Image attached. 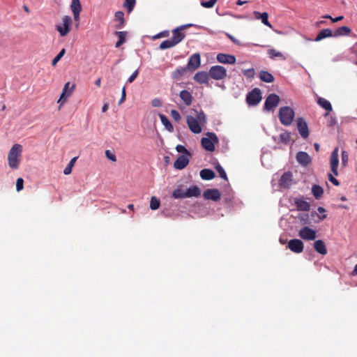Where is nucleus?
Returning a JSON list of instances; mask_svg holds the SVG:
<instances>
[{
	"mask_svg": "<svg viewBox=\"0 0 357 357\" xmlns=\"http://www.w3.org/2000/svg\"><path fill=\"white\" fill-rule=\"evenodd\" d=\"M77 159V157H74L70 160V161L69 162V163L67 165V166L65 167V169L63 170V174L65 175H68L71 173L73 167L74 166Z\"/></svg>",
	"mask_w": 357,
	"mask_h": 357,
	"instance_id": "ea45409f",
	"label": "nucleus"
},
{
	"mask_svg": "<svg viewBox=\"0 0 357 357\" xmlns=\"http://www.w3.org/2000/svg\"><path fill=\"white\" fill-rule=\"evenodd\" d=\"M160 205V199L155 197H152L150 201V208L152 210H157Z\"/></svg>",
	"mask_w": 357,
	"mask_h": 357,
	"instance_id": "a19ab883",
	"label": "nucleus"
},
{
	"mask_svg": "<svg viewBox=\"0 0 357 357\" xmlns=\"http://www.w3.org/2000/svg\"><path fill=\"white\" fill-rule=\"evenodd\" d=\"M215 169H216L217 172H218L220 176L222 178H223L224 180L227 181V174H226L224 168L219 163H218L215 165Z\"/></svg>",
	"mask_w": 357,
	"mask_h": 357,
	"instance_id": "c03bdc74",
	"label": "nucleus"
},
{
	"mask_svg": "<svg viewBox=\"0 0 357 357\" xmlns=\"http://www.w3.org/2000/svg\"><path fill=\"white\" fill-rule=\"evenodd\" d=\"M296 158L297 162L303 167H307L312 162L311 157L305 151H298L296 153Z\"/></svg>",
	"mask_w": 357,
	"mask_h": 357,
	"instance_id": "2eb2a0df",
	"label": "nucleus"
},
{
	"mask_svg": "<svg viewBox=\"0 0 357 357\" xmlns=\"http://www.w3.org/2000/svg\"><path fill=\"white\" fill-rule=\"evenodd\" d=\"M278 184L282 188H289L293 184V174L288 171L284 172L280 177Z\"/></svg>",
	"mask_w": 357,
	"mask_h": 357,
	"instance_id": "9d476101",
	"label": "nucleus"
},
{
	"mask_svg": "<svg viewBox=\"0 0 357 357\" xmlns=\"http://www.w3.org/2000/svg\"><path fill=\"white\" fill-rule=\"evenodd\" d=\"M200 63V54L195 53L189 58L186 67H188V69L189 70H195L199 67Z\"/></svg>",
	"mask_w": 357,
	"mask_h": 357,
	"instance_id": "f3484780",
	"label": "nucleus"
},
{
	"mask_svg": "<svg viewBox=\"0 0 357 357\" xmlns=\"http://www.w3.org/2000/svg\"><path fill=\"white\" fill-rule=\"evenodd\" d=\"M179 96H180L181 99L184 102V103L187 106H189L192 104V94L190 93V92H189L188 91L182 90L180 92Z\"/></svg>",
	"mask_w": 357,
	"mask_h": 357,
	"instance_id": "393cba45",
	"label": "nucleus"
},
{
	"mask_svg": "<svg viewBox=\"0 0 357 357\" xmlns=\"http://www.w3.org/2000/svg\"><path fill=\"white\" fill-rule=\"evenodd\" d=\"M200 176L203 180L209 181L215 178V172L210 169H203L200 172Z\"/></svg>",
	"mask_w": 357,
	"mask_h": 357,
	"instance_id": "c756f323",
	"label": "nucleus"
},
{
	"mask_svg": "<svg viewBox=\"0 0 357 357\" xmlns=\"http://www.w3.org/2000/svg\"><path fill=\"white\" fill-rule=\"evenodd\" d=\"M298 236L303 240L312 241L316 238V231L305 226L299 231Z\"/></svg>",
	"mask_w": 357,
	"mask_h": 357,
	"instance_id": "9b49d317",
	"label": "nucleus"
},
{
	"mask_svg": "<svg viewBox=\"0 0 357 357\" xmlns=\"http://www.w3.org/2000/svg\"><path fill=\"white\" fill-rule=\"evenodd\" d=\"M216 59L219 63L224 64H234L236 61L234 55L224 53L218 54Z\"/></svg>",
	"mask_w": 357,
	"mask_h": 357,
	"instance_id": "a211bd4d",
	"label": "nucleus"
},
{
	"mask_svg": "<svg viewBox=\"0 0 357 357\" xmlns=\"http://www.w3.org/2000/svg\"><path fill=\"white\" fill-rule=\"evenodd\" d=\"M262 99L261 90L255 88L250 91L246 96V101L249 105L255 106L258 105Z\"/></svg>",
	"mask_w": 357,
	"mask_h": 357,
	"instance_id": "0eeeda50",
	"label": "nucleus"
},
{
	"mask_svg": "<svg viewBox=\"0 0 357 357\" xmlns=\"http://www.w3.org/2000/svg\"><path fill=\"white\" fill-rule=\"evenodd\" d=\"M207 137H202L201 144L202 147L208 151L212 152L215 150V144L219 142L216 134L211 132L206 133Z\"/></svg>",
	"mask_w": 357,
	"mask_h": 357,
	"instance_id": "7ed1b4c3",
	"label": "nucleus"
},
{
	"mask_svg": "<svg viewBox=\"0 0 357 357\" xmlns=\"http://www.w3.org/2000/svg\"><path fill=\"white\" fill-rule=\"evenodd\" d=\"M136 0H125L124 7L126 8L128 13H131L135 8Z\"/></svg>",
	"mask_w": 357,
	"mask_h": 357,
	"instance_id": "37998d69",
	"label": "nucleus"
},
{
	"mask_svg": "<svg viewBox=\"0 0 357 357\" xmlns=\"http://www.w3.org/2000/svg\"><path fill=\"white\" fill-rule=\"evenodd\" d=\"M126 88L125 86L122 89L121 98L119 100V104H121L126 99Z\"/></svg>",
	"mask_w": 357,
	"mask_h": 357,
	"instance_id": "680f3d73",
	"label": "nucleus"
},
{
	"mask_svg": "<svg viewBox=\"0 0 357 357\" xmlns=\"http://www.w3.org/2000/svg\"><path fill=\"white\" fill-rule=\"evenodd\" d=\"M217 1L218 0H209L207 1H201V6L206 8H211L214 6Z\"/></svg>",
	"mask_w": 357,
	"mask_h": 357,
	"instance_id": "8fccbe9b",
	"label": "nucleus"
},
{
	"mask_svg": "<svg viewBox=\"0 0 357 357\" xmlns=\"http://www.w3.org/2000/svg\"><path fill=\"white\" fill-rule=\"evenodd\" d=\"M226 36L236 45H240V41L237 39H236L231 34L226 33Z\"/></svg>",
	"mask_w": 357,
	"mask_h": 357,
	"instance_id": "052dcab7",
	"label": "nucleus"
},
{
	"mask_svg": "<svg viewBox=\"0 0 357 357\" xmlns=\"http://www.w3.org/2000/svg\"><path fill=\"white\" fill-rule=\"evenodd\" d=\"M22 153V146L15 144L10 149L8 154V165L12 169H17L19 167Z\"/></svg>",
	"mask_w": 357,
	"mask_h": 357,
	"instance_id": "f257e3e1",
	"label": "nucleus"
},
{
	"mask_svg": "<svg viewBox=\"0 0 357 357\" xmlns=\"http://www.w3.org/2000/svg\"><path fill=\"white\" fill-rule=\"evenodd\" d=\"M287 248L294 253H301L304 249V245L301 240L294 238L288 242Z\"/></svg>",
	"mask_w": 357,
	"mask_h": 357,
	"instance_id": "ddd939ff",
	"label": "nucleus"
},
{
	"mask_svg": "<svg viewBox=\"0 0 357 357\" xmlns=\"http://www.w3.org/2000/svg\"><path fill=\"white\" fill-rule=\"evenodd\" d=\"M79 13H73L74 20L77 22V24H75V26L77 28L79 26Z\"/></svg>",
	"mask_w": 357,
	"mask_h": 357,
	"instance_id": "e2e57ef3",
	"label": "nucleus"
},
{
	"mask_svg": "<svg viewBox=\"0 0 357 357\" xmlns=\"http://www.w3.org/2000/svg\"><path fill=\"white\" fill-rule=\"evenodd\" d=\"M105 155L109 160L112 162H115L116 160V157L115 154L111 152L109 150H107L105 151Z\"/></svg>",
	"mask_w": 357,
	"mask_h": 357,
	"instance_id": "864d4df0",
	"label": "nucleus"
},
{
	"mask_svg": "<svg viewBox=\"0 0 357 357\" xmlns=\"http://www.w3.org/2000/svg\"><path fill=\"white\" fill-rule=\"evenodd\" d=\"M114 20L118 22L115 25L116 29H121L125 25L124 13L122 11H116L114 14Z\"/></svg>",
	"mask_w": 357,
	"mask_h": 357,
	"instance_id": "5701e85b",
	"label": "nucleus"
},
{
	"mask_svg": "<svg viewBox=\"0 0 357 357\" xmlns=\"http://www.w3.org/2000/svg\"><path fill=\"white\" fill-rule=\"evenodd\" d=\"M72 19L69 15H65L62 18V23L56 25V30L59 33L60 36H66L70 31V24Z\"/></svg>",
	"mask_w": 357,
	"mask_h": 357,
	"instance_id": "39448f33",
	"label": "nucleus"
},
{
	"mask_svg": "<svg viewBox=\"0 0 357 357\" xmlns=\"http://www.w3.org/2000/svg\"><path fill=\"white\" fill-rule=\"evenodd\" d=\"M176 151L178 153H182L185 155H191L190 151L183 145L178 144L176 147Z\"/></svg>",
	"mask_w": 357,
	"mask_h": 357,
	"instance_id": "09e8293b",
	"label": "nucleus"
},
{
	"mask_svg": "<svg viewBox=\"0 0 357 357\" xmlns=\"http://www.w3.org/2000/svg\"><path fill=\"white\" fill-rule=\"evenodd\" d=\"M74 89L75 84H73L71 87H70V82L66 83L63 86V91L60 96V98L58 100V102L60 103L61 105H63L67 100L68 98L71 96Z\"/></svg>",
	"mask_w": 357,
	"mask_h": 357,
	"instance_id": "4468645a",
	"label": "nucleus"
},
{
	"mask_svg": "<svg viewBox=\"0 0 357 357\" xmlns=\"http://www.w3.org/2000/svg\"><path fill=\"white\" fill-rule=\"evenodd\" d=\"M171 116L176 122H178L181 119L180 113L176 109L171 111Z\"/></svg>",
	"mask_w": 357,
	"mask_h": 357,
	"instance_id": "603ef678",
	"label": "nucleus"
},
{
	"mask_svg": "<svg viewBox=\"0 0 357 357\" xmlns=\"http://www.w3.org/2000/svg\"><path fill=\"white\" fill-rule=\"evenodd\" d=\"M66 54V50L63 48L60 52L53 59L52 65L55 66Z\"/></svg>",
	"mask_w": 357,
	"mask_h": 357,
	"instance_id": "49530a36",
	"label": "nucleus"
},
{
	"mask_svg": "<svg viewBox=\"0 0 357 357\" xmlns=\"http://www.w3.org/2000/svg\"><path fill=\"white\" fill-rule=\"evenodd\" d=\"M24 188V180L23 178H17V182H16V190L17 191H20L23 189Z\"/></svg>",
	"mask_w": 357,
	"mask_h": 357,
	"instance_id": "5fc2aeb1",
	"label": "nucleus"
},
{
	"mask_svg": "<svg viewBox=\"0 0 357 357\" xmlns=\"http://www.w3.org/2000/svg\"><path fill=\"white\" fill-rule=\"evenodd\" d=\"M195 119H197L202 125L206 123V116L202 110L197 112Z\"/></svg>",
	"mask_w": 357,
	"mask_h": 357,
	"instance_id": "79ce46f5",
	"label": "nucleus"
},
{
	"mask_svg": "<svg viewBox=\"0 0 357 357\" xmlns=\"http://www.w3.org/2000/svg\"><path fill=\"white\" fill-rule=\"evenodd\" d=\"M95 84L97 86H100V84H101V79L99 77L98 78L96 81H95Z\"/></svg>",
	"mask_w": 357,
	"mask_h": 357,
	"instance_id": "774afa93",
	"label": "nucleus"
},
{
	"mask_svg": "<svg viewBox=\"0 0 357 357\" xmlns=\"http://www.w3.org/2000/svg\"><path fill=\"white\" fill-rule=\"evenodd\" d=\"M191 155H181L175 160L174 167L176 169L181 170L184 169L189 163V157Z\"/></svg>",
	"mask_w": 357,
	"mask_h": 357,
	"instance_id": "6ab92c4d",
	"label": "nucleus"
},
{
	"mask_svg": "<svg viewBox=\"0 0 357 357\" xmlns=\"http://www.w3.org/2000/svg\"><path fill=\"white\" fill-rule=\"evenodd\" d=\"M348 159H349L348 153L344 151H342V163L343 167H345L347 165Z\"/></svg>",
	"mask_w": 357,
	"mask_h": 357,
	"instance_id": "6e6d98bb",
	"label": "nucleus"
},
{
	"mask_svg": "<svg viewBox=\"0 0 357 357\" xmlns=\"http://www.w3.org/2000/svg\"><path fill=\"white\" fill-rule=\"evenodd\" d=\"M330 165L331 172L335 174V149L331 153Z\"/></svg>",
	"mask_w": 357,
	"mask_h": 357,
	"instance_id": "3c124183",
	"label": "nucleus"
},
{
	"mask_svg": "<svg viewBox=\"0 0 357 357\" xmlns=\"http://www.w3.org/2000/svg\"><path fill=\"white\" fill-rule=\"evenodd\" d=\"M186 122L190 130L195 133L199 134L202 132V124L195 117L188 115L186 117Z\"/></svg>",
	"mask_w": 357,
	"mask_h": 357,
	"instance_id": "1a4fd4ad",
	"label": "nucleus"
},
{
	"mask_svg": "<svg viewBox=\"0 0 357 357\" xmlns=\"http://www.w3.org/2000/svg\"><path fill=\"white\" fill-rule=\"evenodd\" d=\"M243 74L245 77L249 79L254 78L255 75V71L254 68H249L243 70Z\"/></svg>",
	"mask_w": 357,
	"mask_h": 357,
	"instance_id": "de8ad7c7",
	"label": "nucleus"
},
{
	"mask_svg": "<svg viewBox=\"0 0 357 357\" xmlns=\"http://www.w3.org/2000/svg\"><path fill=\"white\" fill-rule=\"evenodd\" d=\"M335 124V119L333 118H331L330 121L328 123V126L332 127Z\"/></svg>",
	"mask_w": 357,
	"mask_h": 357,
	"instance_id": "338daca9",
	"label": "nucleus"
},
{
	"mask_svg": "<svg viewBox=\"0 0 357 357\" xmlns=\"http://www.w3.org/2000/svg\"><path fill=\"white\" fill-rule=\"evenodd\" d=\"M138 74H139V70H135L132 73V74L128 77V79L127 80V82L128 83H132L136 79V77H137Z\"/></svg>",
	"mask_w": 357,
	"mask_h": 357,
	"instance_id": "13d9d810",
	"label": "nucleus"
},
{
	"mask_svg": "<svg viewBox=\"0 0 357 357\" xmlns=\"http://www.w3.org/2000/svg\"><path fill=\"white\" fill-rule=\"evenodd\" d=\"M280 139L282 142L287 144L290 142V133L285 131L280 135Z\"/></svg>",
	"mask_w": 357,
	"mask_h": 357,
	"instance_id": "a18cd8bd",
	"label": "nucleus"
},
{
	"mask_svg": "<svg viewBox=\"0 0 357 357\" xmlns=\"http://www.w3.org/2000/svg\"><path fill=\"white\" fill-rule=\"evenodd\" d=\"M295 205L301 211H308L310 208V204L302 198H296Z\"/></svg>",
	"mask_w": 357,
	"mask_h": 357,
	"instance_id": "b1692460",
	"label": "nucleus"
},
{
	"mask_svg": "<svg viewBox=\"0 0 357 357\" xmlns=\"http://www.w3.org/2000/svg\"><path fill=\"white\" fill-rule=\"evenodd\" d=\"M186 193L188 197H197L200 195L201 190L198 186L194 185L188 188V190H186Z\"/></svg>",
	"mask_w": 357,
	"mask_h": 357,
	"instance_id": "7c9ffc66",
	"label": "nucleus"
},
{
	"mask_svg": "<svg viewBox=\"0 0 357 357\" xmlns=\"http://www.w3.org/2000/svg\"><path fill=\"white\" fill-rule=\"evenodd\" d=\"M255 18L257 20H261V22L268 26V27H272V25L270 24V22H268V13L266 12H264V13H260L259 11H254L253 13Z\"/></svg>",
	"mask_w": 357,
	"mask_h": 357,
	"instance_id": "4be33fe9",
	"label": "nucleus"
},
{
	"mask_svg": "<svg viewBox=\"0 0 357 357\" xmlns=\"http://www.w3.org/2000/svg\"><path fill=\"white\" fill-rule=\"evenodd\" d=\"M312 193L315 199H320L324 194V189L319 185H313L312 188Z\"/></svg>",
	"mask_w": 357,
	"mask_h": 357,
	"instance_id": "72a5a7b5",
	"label": "nucleus"
},
{
	"mask_svg": "<svg viewBox=\"0 0 357 357\" xmlns=\"http://www.w3.org/2000/svg\"><path fill=\"white\" fill-rule=\"evenodd\" d=\"M151 105L154 107H160L162 106V101L158 98H154L151 100Z\"/></svg>",
	"mask_w": 357,
	"mask_h": 357,
	"instance_id": "4d7b16f0",
	"label": "nucleus"
},
{
	"mask_svg": "<svg viewBox=\"0 0 357 357\" xmlns=\"http://www.w3.org/2000/svg\"><path fill=\"white\" fill-rule=\"evenodd\" d=\"M176 45L175 44V43H174V41L172 40V38H169V39L162 41L160 43V49L163 50H166L168 48H172Z\"/></svg>",
	"mask_w": 357,
	"mask_h": 357,
	"instance_id": "4c0bfd02",
	"label": "nucleus"
},
{
	"mask_svg": "<svg viewBox=\"0 0 357 357\" xmlns=\"http://www.w3.org/2000/svg\"><path fill=\"white\" fill-rule=\"evenodd\" d=\"M333 31L330 29H322L317 36L314 39V41L318 42L326 38L332 37Z\"/></svg>",
	"mask_w": 357,
	"mask_h": 357,
	"instance_id": "c85d7f7f",
	"label": "nucleus"
},
{
	"mask_svg": "<svg viewBox=\"0 0 357 357\" xmlns=\"http://www.w3.org/2000/svg\"><path fill=\"white\" fill-rule=\"evenodd\" d=\"M116 36L118 37V41L116 43L115 47H119L126 40V31H116Z\"/></svg>",
	"mask_w": 357,
	"mask_h": 357,
	"instance_id": "473e14b6",
	"label": "nucleus"
},
{
	"mask_svg": "<svg viewBox=\"0 0 357 357\" xmlns=\"http://www.w3.org/2000/svg\"><path fill=\"white\" fill-rule=\"evenodd\" d=\"M297 129L298 130L299 134L303 139H306L309 136V130L308 126L305 121V119L302 117H298L296 119Z\"/></svg>",
	"mask_w": 357,
	"mask_h": 357,
	"instance_id": "f8f14e48",
	"label": "nucleus"
},
{
	"mask_svg": "<svg viewBox=\"0 0 357 357\" xmlns=\"http://www.w3.org/2000/svg\"><path fill=\"white\" fill-rule=\"evenodd\" d=\"M169 35V31L168 30L162 31L158 34H156L153 38H159L162 37H167Z\"/></svg>",
	"mask_w": 357,
	"mask_h": 357,
	"instance_id": "bf43d9fd",
	"label": "nucleus"
},
{
	"mask_svg": "<svg viewBox=\"0 0 357 357\" xmlns=\"http://www.w3.org/2000/svg\"><path fill=\"white\" fill-rule=\"evenodd\" d=\"M268 54L271 59H275V57H280L283 60L285 59V57L283 56V54L280 52H278L275 49L268 50Z\"/></svg>",
	"mask_w": 357,
	"mask_h": 357,
	"instance_id": "58836bf2",
	"label": "nucleus"
},
{
	"mask_svg": "<svg viewBox=\"0 0 357 357\" xmlns=\"http://www.w3.org/2000/svg\"><path fill=\"white\" fill-rule=\"evenodd\" d=\"M159 117L160 119L161 123L163 124L165 128L169 132H173L174 127L167 117L162 114H159Z\"/></svg>",
	"mask_w": 357,
	"mask_h": 357,
	"instance_id": "2f4dec72",
	"label": "nucleus"
},
{
	"mask_svg": "<svg viewBox=\"0 0 357 357\" xmlns=\"http://www.w3.org/2000/svg\"><path fill=\"white\" fill-rule=\"evenodd\" d=\"M210 77L215 80H221L227 77V70L224 66L216 65L209 69Z\"/></svg>",
	"mask_w": 357,
	"mask_h": 357,
	"instance_id": "20e7f679",
	"label": "nucleus"
},
{
	"mask_svg": "<svg viewBox=\"0 0 357 357\" xmlns=\"http://www.w3.org/2000/svg\"><path fill=\"white\" fill-rule=\"evenodd\" d=\"M192 26V24H184L179 26L172 30V36L171 38L176 45L181 43L185 37V33L183 32V30L187 27Z\"/></svg>",
	"mask_w": 357,
	"mask_h": 357,
	"instance_id": "423d86ee",
	"label": "nucleus"
},
{
	"mask_svg": "<svg viewBox=\"0 0 357 357\" xmlns=\"http://www.w3.org/2000/svg\"><path fill=\"white\" fill-rule=\"evenodd\" d=\"M109 107V105L107 103H105L102 107V112H105Z\"/></svg>",
	"mask_w": 357,
	"mask_h": 357,
	"instance_id": "69168bd1",
	"label": "nucleus"
},
{
	"mask_svg": "<svg viewBox=\"0 0 357 357\" xmlns=\"http://www.w3.org/2000/svg\"><path fill=\"white\" fill-rule=\"evenodd\" d=\"M186 195H187L186 191H183L181 188H176L172 192V197L174 199L186 198V197H188Z\"/></svg>",
	"mask_w": 357,
	"mask_h": 357,
	"instance_id": "e433bc0d",
	"label": "nucleus"
},
{
	"mask_svg": "<svg viewBox=\"0 0 357 357\" xmlns=\"http://www.w3.org/2000/svg\"><path fill=\"white\" fill-rule=\"evenodd\" d=\"M259 76L261 81L266 83H272L275 80L273 75L266 70H261Z\"/></svg>",
	"mask_w": 357,
	"mask_h": 357,
	"instance_id": "cd10ccee",
	"label": "nucleus"
},
{
	"mask_svg": "<svg viewBox=\"0 0 357 357\" xmlns=\"http://www.w3.org/2000/svg\"><path fill=\"white\" fill-rule=\"evenodd\" d=\"M280 102V97L275 93L269 94L264 102V110L271 111L276 107Z\"/></svg>",
	"mask_w": 357,
	"mask_h": 357,
	"instance_id": "6e6552de",
	"label": "nucleus"
},
{
	"mask_svg": "<svg viewBox=\"0 0 357 357\" xmlns=\"http://www.w3.org/2000/svg\"><path fill=\"white\" fill-rule=\"evenodd\" d=\"M203 197L206 200L216 202L220 199L221 194L218 189H207L204 192Z\"/></svg>",
	"mask_w": 357,
	"mask_h": 357,
	"instance_id": "dca6fc26",
	"label": "nucleus"
},
{
	"mask_svg": "<svg viewBox=\"0 0 357 357\" xmlns=\"http://www.w3.org/2000/svg\"><path fill=\"white\" fill-rule=\"evenodd\" d=\"M328 179L333 185H335V176L331 173H328Z\"/></svg>",
	"mask_w": 357,
	"mask_h": 357,
	"instance_id": "0e129e2a",
	"label": "nucleus"
},
{
	"mask_svg": "<svg viewBox=\"0 0 357 357\" xmlns=\"http://www.w3.org/2000/svg\"><path fill=\"white\" fill-rule=\"evenodd\" d=\"M188 67H179L176 68L172 74V77L174 79H178L183 75V74L187 71Z\"/></svg>",
	"mask_w": 357,
	"mask_h": 357,
	"instance_id": "c9c22d12",
	"label": "nucleus"
},
{
	"mask_svg": "<svg viewBox=\"0 0 357 357\" xmlns=\"http://www.w3.org/2000/svg\"><path fill=\"white\" fill-rule=\"evenodd\" d=\"M352 33L351 29L347 26L336 27V37H342L350 36Z\"/></svg>",
	"mask_w": 357,
	"mask_h": 357,
	"instance_id": "a878e982",
	"label": "nucleus"
},
{
	"mask_svg": "<svg viewBox=\"0 0 357 357\" xmlns=\"http://www.w3.org/2000/svg\"><path fill=\"white\" fill-rule=\"evenodd\" d=\"M295 117V112L294 109L289 107L284 106L280 107L278 112V118L280 119V123L285 126H290Z\"/></svg>",
	"mask_w": 357,
	"mask_h": 357,
	"instance_id": "f03ea898",
	"label": "nucleus"
},
{
	"mask_svg": "<svg viewBox=\"0 0 357 357\" xmlns=\"http://www.w3.org/2000/svg\"><path fill=\"white\" fill-rule=\"evenodd\" d=\"M70 9L73 13H80L82 10V6L79 0H72Z\"/></svg>",
	"mask_w": 357,
	"mask_h": 357,
	"instance_id": "f704fd0d",
	"label": "nucleus"
},
{
	"mask_svg": "<svg viewBox=\"0 0 357 357\" xmlns=\"http://www.w3.org/2000/svg\"><path fill=\"white\" fill-rule=\"evenodd\" d=\"M317 104L326 111L324 115L325 117L327 116L329 114V113L333 110L331 103L324 98H318Z\"/></svg>",
	"mask_w": 357,
	"mask_h": 357,
	"instance_id": "412c9836",
	"label": "nucleus"
},
{
	"mask_svg": "<svg viewBox=\"0 0 357 357\" xmlns=\"http://www.w3.org/2000/svg\"><path fill=\"white\" fill-rule=\"evenodd\" d=\"M314 250L321 255H326L327 253V250L326 248V245L322 240H317L314 243Z\"/></svg>",
	"mask_w": 357,
	"mask_h": 357,
	"instance_id": "bb28decb",
	"label": "nucleus"
},
{
	"mask_svg": "<svg viewBox=\"0 0 357 357\" xmlns=\"http://www.w3.org/2000/svg\"><path fill=\"white\" fill-rule=\"evenodd\" d=\"M209 77V72L199 71L194 75V80L200 84H208Z\"/></svg>",
	"mask_w": 357,
	"mask_h": 357,
	"instance_id": "aec40b11",
	"label": "nucleus"
}]
</instances>
